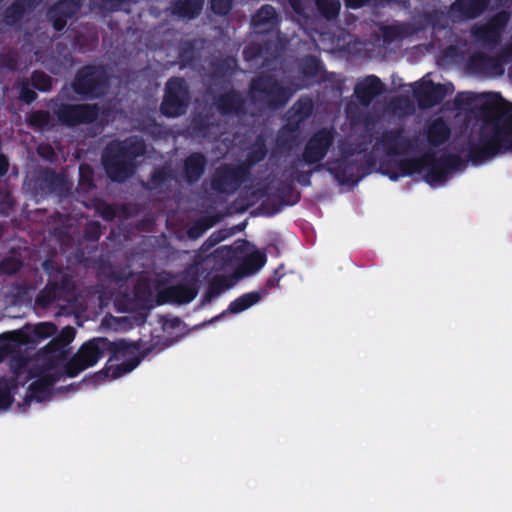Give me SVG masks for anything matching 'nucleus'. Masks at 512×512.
<instances>
[{
  "label": "nucleus",
  "instance_id": "nucleus-1",
  "mask_svg": "<svg viewBox=\"0 0 512 512\" xmlns=\"http://www.w3.org/2000/svg\"><path fill=\"white\" fill-rule=\"evenodd\" d=\"M512 152V112H499L480 128L478 139L467 146L468 159L475 165Z\"/></svg>",
  "mask_w": 512,
  "mask_h": 512
},
{
  "label": "nucleus",
  "instance_id": "nucleus-2",
  "mask_svg": "<svg viewBox=\"0 0 512 512\" xmlns=\"http://www.w3.org/2000/svg\"><path fill=\"white\" fill-rule=\"evenodd\" d=\"M52 111L57 119V124L64 127H77L96 122L101 114L99 104L91 103H65L51 99ZM26 124L36 131H52L56 122L47 110H35L27 114Z\"/></svg>",
  "mask_w": 512,
  "mask_h": 512
},
{
  "label": "nucleus",
  "instance_id": "nucleus-3",
  "mask_svg": "<svg viewBox=\"0 0 512 512\" xmlns=\"http://www.w3.org/2000/svg\"><path fill=\"white\" fill-rule=\"evenodd\" d=\"M146 151L145 140L138 136L109 142L102 152V165L107 177L115 183L125 182L135 174L137 160Z\"/></svg>",
  "mask_w": 512,
  "mask_h": 512
},
{
  "label": "nucleus",
  "instance_id": "nucleus-4",
  "mask_svg": "<svg viewBox=\"0 0 512 512\" xmlns=\"http://www.w3.org/2000/svg\"><path fill=\"white\" fill-rule=\"evenodd\" d=\"M135 350V347L125 339L111 341L106 337H94L84 342L78 351L63 364V373L68 378H74L84 370L96 365L106 355H109V361H113V358L132 354Z\"/></svg>",
  "mask_w": 512,
  "mask_h": 512
},
{
  "label": "nucleus",
  "instance_id": "nucleus-5",
  "mask_svg": "<svg viewBox=\"0 0 512 512\" xmlns=\"http://www.w3.org/2000/svg\"><path fill=\"white\" fill-rule=\"evenodd\" d=\"M47 274V283L35 297L34 307L46 310L60 301H69L76 296L77 285L69 267H63L54 259L47 258L42 263Z\"/></svg>",
  "mask_w": 512,
  "mask_h": 512
},
{
  "label": "nucleus",
  "instance_id": "nucleus-6",
  "mask_svg": "<svg viewBox=\"0 0 512 512\" xmlns=\"http://www.w3.org/2000/svg\"><path fill=\"white\" fill-rule=\"evenodd\" d=\"M294 94L291 86L277 79L274 75L260 73L253 77L248 86V98L250 102L260 108L270 111L283 109Z\"/></svg>",
  "mask_w": 512,
  "mask_h": 512
},
{
  "label": "nucleus",
  "instance_id": "nucleus-7",
  "mask_svg": "<svg viewBox=\"0 0 512 512\" xmlns=\"http://www.w3.org/2000/svg\"><path fill=\"white\" fill-rule=\"evenodd\" d=\"M510 18L509 11L501 10L493 14L486 22L474 24L470 29L473 42L488 51L495 50L502 42Z\"/></svg>",
  "mask_w": 512,
  "mask_h": 512
},
{
  "label": "nucleus",
  "instance_id": "nucleus-8",
  "mask_svg": "<svg viewBox=\"0 0 512 512\" xmlns=\"http://www.w3.org/2000/svg\"><path fill=\"white\" fill-rule=\"evenodd\" d=\"M71 86L77 95L85 99L99 98L108 87L107 71L103 66L85 65L77 71Z\"/></svg>",
  "mask_w": 512,
  "mask_h": 512
},
{
  "label": "nucleus",
  "instance_id": "nucleus-9",
  "mask_svg": "<svg viewBox=\"0 0 512 512\" xmlns=\"http://www.w3.org/2000/svg\"><path fill=\"white\" fill-rule=\"evenodd\" d=\"M190 101L189 88L181 77H171L165 84L160 112L168 118H176L186 113Z\"/></svg>",
  "mask_w": 512,
  "mask_h": 512
},
{
  "label": "nucleus",
  "instance_id": "nucleus-10",
  "mask_svg": "<svg viewBox=\"0 0 512 512\" xmlns=\"http://www.w3.org/2000/svg\"><path fill=\"white\" fill-rule=\"evenodd\" d=\"M334 142L335 130L333 128L322 127L316 130L306 141L300 161L306 165H316L315 171L325 169V165L320 162L325 159Z\"/></svg>",
  "mask_w": 512,
  "mask_h": 512
},
{
  "label": "nucleus",
  "instance_id": "nucleus-11",
  "mask_svg": "<svg viewBox=\"0 0 512 512\" xmlns=\"http://www.w3.org/2000/svg\"><path fill=\"white\" fill-rule=\"evenodd\" d=\"M423 178L430 184L444 183L451 171L458 170L462 165V159L457 154L445 153L436 156L435 152L423 154Z\"/></svg>",
  "mask_w": 512,
  "mask_h": 512
},
{
  "label": "nucleus",
  "instance_id": "nucleus-12",
  "mask_svg": "<svg viewBox=\"0 0 512 512\" xmlns=\"http://www.w3.org/2000/svg\"><path fill=\"white\" fill-rule=\"evenodd\" d=\"M250 172L241 164L223 163L214 170L210 185L219 194H234L249 178Z\"/></svg>",
  "mask_w": 512,
  "mask_h": 512
},
{
  "label": "nucleus",
  "instance_id": "nucleus-13",
  "mask_svg": "<svg viewBox=\"0 0 512 512\" xmlns=\"http://www.w3.org/2000/svg\"><path fill=\"white\" fill-rule=\"evenodd\" d=\"M510 56H512L511 47L501 49L495 56H490L483 51H475L468 58L467 68L478 76L499 77L504 74V65Z\"/></svg>",
  "mask_w": 512,
  "mask_h": 512
},
{
  "label": "nucleus",
  "instance_id": "nucleus-14",
  "mask_svg": "<svg viewBox=\"0 0 512 512\" xmlns=\"http://www.w3.org/2000/svg\"><path fill=\"white\" fill-rule=\"evenodd\" d=\"M157 303L163 305L166 303L188 304L192 302L198 294V279L192 277L183 279L179 283L164 288L160 284L156 287Z\"/></svg>",
  "mask_w": 512,
  "mask_h": 512
},
{
  "label": "nucleus",
  "instance_id": "nucleus-15",
  "mask_svg": "<svg viewBox=\"0 0 512 512\" xmlns=\"http://www.w3.org/2000/svg\"><path fill=\"white\" fill-rule=\"evenodd\" d=\"M325 170L333 175L340 184L357 183L363 178L360 161L342 155L327 161Z\"/></svg>",
  "mask_w": 512,
  "mask_h": 512
},
{
  "label": "nucleus",
  "instance_id": "nucleus-16",
  "mask_svg": "<svg viewBox=\"0 0 512 512\" xmlns=\"http://www.w3.org/2000/svg\"><path fill=\"white\" fill-rule=\"evenodd\" d=\"M491 0H455L448 7V16L454 23L475 20L489 8Z\"/></svg>",
  "mask_w": 512,
  "mask_h": 512
},
{
  "label": "nucleus",
  "instance_id": "nucleus-17",
  "mask_svg": "<svg viewBox=\"0 0 512 512\" xmlns=\"http://www.w3.org/2000/svg\"><path fill=\"white\" fill-rule=\"evenodd\" d=\"M63 376H65L63 369L54 372H46L41 375L30 384L21 406H29L32 401L43 402L48 400L52 395L54 384L60 381Z\"/></svg>",
  "mask_w": 512,
  "mask_h": 512
},
{
  "label": "nucleus",
  "instance_id": "nucleus-18",
  "mask_svg": "<svg viewBox=\"0 0 512 512\" xmlns=\"http://www.w3.org/2000/svg\"><path fill=\"white\" fill-rule=\"evenodd\" d=\"M376 146H381L388 156L403 155L413 148V142L405 136L403 127L384 131L377 139Z\"/></svg>",
  "mask_w": 512,
  "mask_h": 512
},
{
  "label": "nucleus",
  "instance_id": "nucleus-19",
  "mask_svg": "<svg viewBox=\"0 0 512 512\" xmlns=\"http://www.w3.org/2000/svg\"><path fill=\"white\" fill-rule=\"evenodd\" d=\"M447 94L446 85L435 83L432 80L418 83L413 89V96L421 108H432L439 105Z\"/></svg>",
  "mask_w": 512,
  "mask_h": 512
},
{
  "label": "nucleus",
  "instance_id": "nucleus-20",
  "mask_svg": "<svg viewBox=\"0 0 512 512\" xmlns=\"http://www.w3.org/2000/svg\"><path fill=\"white\" fill-rule=\"evenodd\" d=\"M313 110L312 98L308 95L300 96L285 114V129L299 132L301 126L311 117Z\"/></svg>",
  "mask_w": 512,
  "mask_h": 512
},
{
  "label": "nucleus",
  "instance_id": "nucleus-21",
  "mask_svg": "<svg viewBox=\"0 0 512 512\" xmlns=\"http://www.w3.org/2000/svg\"><path fill=\"white\" fill-rule=\"evenodd\" d=\"M129 344L134 346L136 349L132 354L113 358V360L123 359L124 361L117 365H106L104 369L96 374V376L101 379H105L110 375L112 379H118L123 375L132 372L140 364L146 353H140V345L138 343L129 341Z\"/></svg>",
  "mask_w": 512,
  "mask_h": 512
},
{
  "label": "nucleus",
  "instance_id": "nucleus-22",
  "mask_svg": "<svg viewBox=\"0 0 512 512\" xmlns=\"http://www.w3.org/2000/svg\"><path fill=\"white\" fill-rule=\"evenodd\" d=\"M129 344L134 346L136 349L132 354L113 358V360L123 359L124 361L117 365H106L104 369L96 374V376L101 379H105L110 375L112 379H118L123 375L132 372L140 364L146 353H140V345L138 343L129 341Z\"/></svg>",
  "mask_w": 512,
  "mask_h": 512
},
{
  "label": "nucleus",
  "instance_id": "nucleus-23",
  "mask_svg": "<svg viewBox=\"0 0 512 512\" xmlns=\"http://www.w3.org/2000/svg\"><path fill=\"white\" fill-rule=\"evenodd\" d=\"M213 105L222 116H240L245 113L246 101L240 91L231 87L216 95Z\"/></svg>",
  "mask_w": 512,
  "mask_h": 512
},
{
  "label": "nucleus",
  "instance_id": "nucleus-24",
  "mask_svg": "<svg viewBox=\"0 0 512 512\" xmlns=\"http://www.w3.org/2000/svg\"><path fill=\"white\" fill-rule=\"evenodd\" d=\"M386 91L385 84L376 75H367L359 80L354 87V94L359 103L367 107L372 101Z\"/></svg>",
  "mask_w": 512,
  "mask_h": 512
},
{
  "label": "nucleus",
  "instance_id": "nucleus-25",
  "mask_svg": "<svg viewBox=\"0 0 512 512\" xmlns=\"http://www.w3.org/2000/svg\"><path fill=\"white\" fill-rule=\"evenodd\" d=\"M207 157L202 152H192L183 162L182 174L189 184L197 183L204 175L207 167Z\"/></svg>",
  "mask_w": 512,
  "mask_h": 512
},
{
  "label": "nucleus",
  "instance_id": "nucleus-26",
  "mask_svg": "<svg viewBox=\"0 0 512 512\" xmlns=\"http://www.w3.org/2000/svg\"><path fill=\"white\" fill-rule=\"evenodd\" d=\"M251 24L258 34L268 33L277 28L279 21L275 8L272 5H263L253 15Z\"/></svg>",
  "mask_w": 512,
  "mask_h": 512
},
{
  "label": "nucleus",
  "instance_id": "nucleus-27",
  "mask_svg": "<svg viewBox=\"0 0 512 512\" xmlns=\"http://www.w3.org/2000/svg\"><path fill=\"white\" fill-rule=\"evenodd\" d=\"M424 133L428 144L436 148L450 139L451 128L442 117H438L426 124Z\"/></svg>",
  "mask_w": 512,
  "mask_h": 512
},
{
  "label": "nucleus",
  "instance_id": "nucleus-28",
  "mask_svg": "<svg viewBox=\"0 0 512 512\" xmlns=\"http://www.w3.org/2000/svg\"><path fill=\"white\" fill-rule=\"evenodd\" d=\"M204 0H174L170 6L172 16L182 20L198 17L203 9Z\"/></svg>",
  "mask_w": 512,
  "mask_h": 512
},
{
  "label": "nucleus",
  "instance_id": "nucleus-29",
  "mask_svg": "<svg viewBox=\"0 0 512 512\" xmlns=\"http://www.w3.org/2000/svg\"><path fill=\"white\" fill-rule=\"evenodd\" d=\"M268 155L267 140L263 134H258L248 148L244 162L240 163L250 172L258 163L262 162Z\"/></svg>",
  "mask_w": 512,
  "mask_h": 512
},
{
  "label": "nucleus",
  "instance_id": "nucleus-30",
  "mask_svg": "<svg viewBox=\"0 0 512 512\" xmlns=\"http://www.w3.org/2000/svg\"><path fill=\"white\" fill-rule=\"evenodd\" d=\"M37 5V0H14L4 11V21L9 26L18 24L24 15L33 10Z\"/></svg>",
  "mask_w": 512,
  "mask_h": 512
},
{
  "label": "nucleus",
  "instance_id": "nucleus-31",
  "mask_svg": "<svg viewBox=\"0 0 512 512\" xmlns=\"http://www.w3.org/2000/svg\"><path fill=\"white\" fill-rule=\"evenodd\" d=\"M39 357L47 370L56 368L67 357V350L62 348L51 340L43 349L39 351Z\"/></svg>",
  "mask_w": 512,
  "mask_h": 512
},
{
  "label": "nucleus",
  "instance_id": "nucleus-32",
  "mask_svg": "<svg viewBox=\"0 0 512 512\" xmlns=\"http://www.w3.org/2000/svg\"><path fill=\"white\" fill-rule=\"evenodd\" d=\"M8 356H10L9 368L16 380H20L22 377H24L25 380L33 378V374L28 367L29 359L20 352V348H17L13 353L4 356L2 360Z\"/></svg>",
  "mask_w": 512,
  "mask_h": 512
},
{
  "label": "nucleus",
  "instance_id": "nucleus-33",
  "mask_svg": "<svg viewBox=\"0 0 512 512\" xmlns=\"http://www.w3.org/2000/svg\"><path fill=\"white\" fill-rule=\"evenodd\" d=\"M235 283L233 276L216 275L208 284L207 290L203 296V302H211L215 297L219 296L222 292L230 289Z\"/></svg>",
  "mask_w": 512,
  "mask_h": 512
},
{
  "label": "nucleus",
  "instance_id": "nucleus-34",
  "mask_svg": "<svg viewBox=\"0 0 512 512\" xmlns=\"http://www.w3.org/2000/svg\"><path fill=\"white\" fill-rule=\"evenodd\" d=\"M64 180L55 170L47 169L41 175L38 186L46 194H51L61 190Z\"/></svg>",
  "mask_w": 512,
  "mask_h": 512
},
{
  "label": "nucleus",
  "instance_id": "nucleus-35",
  "mask_svg": "<svg viewBox=\"0 0 512 512\" xmlns=\"http://www.w3.org/2000/svg\"><path fill=\"white\" fill-rule=\"evenodd\" d=\"M173 180V172L168 166L155 168L148 180V189L158 191L163 189Z\"/></svg>",
  "mask_w": 512,
  "mask_h": 512
},
{
  "label": "nucleus",
  "instance_id": "nucleus-36",
  "mask_svg": "<svg viewBox=\"0 0 512 512\" xmlns=\"http://www.w3.org/2000/svg\"><path fill=\"white\" fill-rule=\"evenodd\" d=\"M275 195L280 199L284 206H293L300 201L301 194L294 188L291 182H281L276 188Z\"/></svg>",
  "mask_w": 512,
  "mask_h": 512
},
{
  "label": "nucleus",
  "instance_id": "nucleus-37",
  "mask_svg": "<svg viewBox=\"0 0 512 512\" xmlns=\"http://www.w3.org/2000/svg\"><path fill=\"white\" fill-rule=\"evenodd\" d=\"M260 299L261 294L259 292H248L242 294L229 304L228 311L232 314L241 313L258 303Z\"/></svg>",
  "mask_w": 512,
  "mask_h": 512
},
{
  "label": "nucleus",
  "instance_id": "nucleus-38",
  "mask_svg": "<svg viewBox=\"0 0 512 512\" xmlns=\"http://www.w3.org/2000/svg\"><path fill=\"white\" fill-rule=\"evenodd\" d=\"M315 6L318 14L326 20L335 19L341 9L339 0H315Z\"/></svg>",
  "mask_w": 512,
  "mask_h": 512
},
{
  "label": "nucleus",
  "instance_id": "nucleus-39",
  "mask_svg": "<svg viewBox=\"0 0 512 512\" xmlns=\"http://www.w3.org/2000/svg\"><path fill=\"white\" fill-rule=\"evenodd\" d=\"M423 155L417 158H403L396 163L402 176H410L414 173H423Z\"/></svg>",
  "mask_w": 512,
  "mask_h": 512
},
{
  "label": "nucleus",
  "instance_id": "nucleus-40",
  "mask_svg": "<svg viewBox=\"0 0 512 512\" xmlns=\"http://www.w3.org/2000/svg\"><path fill=\"white\" fill-rule=\"evenodd\" d=\"M301 73L307 78L316 77L321 69L322 63L321 60L314 55H307L302 58L300 63Z\"/></svg>",
  "mask_w": 512,
  "mask_h": 512
},
{
  "label": "nucleus",
  "instance_id": "nucleus-41",
  "mask_svg": "<svg viewBox=\"0 0 512 512\" xmlns=\"http://www.w3.org/2000/svg\"><path fill=\"white\" fill-rule=\"evenodd\" d=\"M423 17L426 24L431 26L433 29L438 30L445 29L448 25V19H450L448 12L445 13L439 9H433L431 11L425 12Z\"/></svg>",
  "mask_w": 512,
  "mask_h": 512
},
{
  "label": "nucleus",
  "instance_id": "nucleus-42",
  "mask_svg": "<svg viewBox=\"0 0 512 512\" xmlns=\"http://www.w3.org/2000/svg\"><path fill=\"white\" fill-rule=\"evenodd\" d=\"M82 5V0H59L52 5L53 12H58L63 15L73 18L79 12Z\"/></svg>",
  "mask_w": 512,
  "mask_h": 512
},
{
  "label": "nucleus",
  "instance_id": "nucleus-43",
  "mask_svg": "<svg viewBox=\"0 0 512 512\" xmlns=\"http://www.w3.org/2000/svg\"><path fill=\"white\" fill-rule=\"evenodd\" d=\"M79 187L83 191H90L96 187L94 181V170L88 164H81L79 167Z\"/></svg>",
  "mask_w": 512,
  "mask_h": 512
},
{
  "label": "nucleus",
  "instance_id": "nucleus-44",
  "mask_svg": "<svg viewBox=\"0 0 512 512\" xmlns=\"http://www.w3.org/2000/svg\"><path fill=\"white\" fill-rule=\"evenodd\" d=\"M367 150L368 142L366 141L348 142L340 146V155L354 159V156L361 155Z\"/></svg>",
  "mask_w": 512,
  "mask_h": 512
},
{
  "label": "nucleus",
  "instance_id": "nucleus-45",
  "mask_svg": "<svg viewBox=\"0 0 512 512\" xmlns=\"http://www.w3.org/2000/svg\"><path fill=\"white\" fill-rule=\"evenodd\" d=\"M31 84L33 88L47 92L52 87V78L41 70H35L31 74Z\"/></svg>",
  "mask_w": 512,
  "mask_h": 512
},
{
  "label": "nucleus",
  "instance_id": "nucleus-46",
  "mask_svg": "<svg viewBox=\"0 0 512 512\" xmlns=\"http://www.w3.org/2000/svg\"><path fill=\"white\" fill-rule=\"evenodd\" d=\"M267 43H250L243 50V57L246 61H254L268 52Z\"/></svg>",
  "mask_w": 512,
  "mask_h": 512
},
{
  "label": "nucleus",
  "instance_id": "nucleus-47",
  "mask_svg": "<svg viewBox=\"0 0 512 512\" xmlns=\"http://www.w3.org/2000/svg\"><path fill=\"white\" fill-rule=\"evenodd\" d=\"M298 161L291 162L289 168L292 171L291 177L293 180L297 181L301 186L308 187L311 185V177L313 172H315V168L310 171H301L298 169Z\"/></svg>",
  "mask_w": 512,
  "mask_h": 512
},
{
  "label": "nucleus",
  "instance_id": "nucleus-48",
  "mask_svg": "<svg viewBox=\"0 0 512 512\" xmlns=\"http://www.w3.org/2000/svg\"><path fill=\"white\" fill-rule=\"evenodd\" d=\"M267 261L266 254L261 251H254L244 259V266L249 270L256 272L260 270Z\"/></svg>",
  "mask_w": 512,
  "mask_h": 512
},
{
  "label": "nucleus",
  "instance_id": "nucleus-49",
  "mask_svg": "<svg viewBox=\"0 0 512 512\" xmlns=\"http://www.w3.org/2000/svg\"><path fill=\"white\" fill-rule=\"evenodd\" d=\"M298 132H291L287 129H285V124L282 126V128L278 131L276 136V145L278 148L282 150H288L291 148L294 140H295V134Z\"/></svg>",
  "mask_w": 512,
  "mask_h": 512
},
{
  "label": "nucleus",
  "instance_id": "nucleus-50",
  "mask_svg": "<svg viewBox=\"0 0 512 512\" xmlns=\"http://www.w3.org/2000/svg\"><path fill=\"white\" fill-rule=\"evenodd\" d=\"M179 61L184 65H190L195 60V47L191 41L184 42L179 47L178 52Z\"/></svg>",
  "mask_w": 512,
  "mask_h": 512
},
{
  "label": "nucleus",
  "instance_id": "nucleus-51",
  "mask_svg": "<svg viewBox=\"0 0 512 512\" xmlns=\"http://www.w3.org/2000/svg\"><path fill=\"white\" fill-rule=\"evenodd\" d=\"M13 403L10 392V383L5 377L0 376V409H7Z\"/></svg>",
  "mask_w": 512,
  "mask_h": 512
},
{
  "label": "nucleus",
  "instance_id": "nucleus-52",
  "mask_svg": "<svg viewBox=\"0 0 512 512\" xmlns=\"http://www.w3.org/2000/svg\"><path fill=\"white\" fill-rule=\"evenodd\" d=\"M283 207L284 204H282V202L280 201L279 198H277L276 195L268 196L261 203V208L265 210V214L267 216L276 215L277 213L281 212Z\"/></svg>",
  "mask_w": 512,
  "mask_h": 512
},
{
  "label": "nucleus",
  "instance_id": "nucleus-53",
  "mask_svg": "<svg viewBox=\"0 0 512 512\" xmlns=\"http://www.w3.org/2000/svg\"><path fill=\"white\" fill-rule=\"evenodd\" d=\"M96 211L105 221H113L117 217V206L104 200L97 203Z\"/></svg>",
  "mask_w": 512,
  "mask_h": 512
},
{
  "label": "nucleus",
  "instance_id": "nucleus-54",
  "mask_svg": "<svg viewBox=\"0 0 512 512\" xmlns=\"http://www.w3.org/2000/svg\"><path fill=\"white\" fill-rule=\"evenodd\" d=\"M76 330L72 326L62 328L60 333L52 340L66 350L67 346L74 340Z\"/></svg>",
  "mask_w": 512,
  "mask_h": 512
},
{
  "label": "nucleus",
  "instance_id": "nucleus-55",
  "mask_svg": "<svg viewBox=\"0 0 512 512\" xmlns=\"http://www.w3.org/2000/svg\"><path fill=\"white\" fill-rule=\"evenodd\" d=\"M22 261L16 257H5L0 263V270L4 274L13 275L22 268Z\"/></svg>",
  "mask_w": 512,
  "mask_h": 512
},
{
  "label": "nucleus",
  "instance_id": "nucleus-56",
  "mask_svg": "<svg viewBox=\"0 0 512 512\" xmlns=\"http://www.w3.org/2000/svg\"><path fill=\"white\" fill-rule=\"evenodd\" d=\"M46 15L52 27L56 31H62L66 27L67 21L71 19L69 16L63 15L58 12H53L52 6L47 10Z\"/></svg>",
  "mask_w": 512,
  "mask_h": 512
},
{
  "label": "nucleus",
  "instance_id": "nucleus-57",
  "mask_svg": "<svg viewBox=\"0 0 512 512\" xmlns=\"http://www.w3.org/2000/svg\"><path fill=\"white\" fill-rule=\"evenodd\" d=\"M102 235L101 224L98 221H89L83 231V237L86 241L96 242Z\"/></svg>",
  "mask_w": 512,
  "mask_h": 512
},
{
  "label": "nucleus",
  "instance_id": "nucleus-58",
  "mask_svg": "<svg viewBox=\"0 0 512 512\" xmlns=\"http://www.w3.org/2000/svg\"><path fill=\"white\" fill-rule=\"evenodd\" d=\"M0 66L10 71H16L19 67V55L16 51H8L0 55Z\"/></svg>",
  "mask_w": 512,
  "mask_h": 512
},
{
  "label": "nucleus",
  "instance_id": "nucleus-59",
  "mask_svg": "<svg viewBox=\"0 0 512 512\" xmlns=\"http://www.w3.org/2000/svg\"><path fill=\"white\" fill-rule=\"evenodd\" d=\"M234 0H211V11L218 16L228 15L233 7Z\"/></svg>",
  "mask_w": 512,
  "mask_h": 512
},
{
  "label": "nucleus",
  "instance_id": "nucleus-60",
  "mask_svg": "<svg viewBox=\"0 0 512 512\" xmlns=\"http://www.w3.org/2000/svg\"><path fill=\"white\" fill-rule=\"evenodd\" d=\"M362 160H359L362 166V176L365 177L366 175L370 174L373 169L376 167L377 160L372 151H366L363 154Z\"/></svg>",
  "mask_w": 512,
  "mask_h": 512
},
{
  "label": "nucleus",
  "instance_id": "nucleus-61",
  "mask_svg": "<svg viewBox=\"0 0 512 512\" xmlns=\"http://www.w3.org/2000/svg\"><path fill=\"white\" fill-rule=\"evenodd\" d=\"M131 0H99L98 7L105 12H116L128 5Z\"/></svg>",
  "mask_w": 512,
  "mask_h": 512
},
{
  "label": "nucleus",
  "instance_id": "nucleus-62",
  "mask_svg": "<svg viewBox=\"0 0 512 512\" xmlns=\"http://www.w3.org/2000/svg\"><path fill=\"white\" fill-rule=\"evenodd\" d=\"M208 228L209 225L205 220H198L188 228L187 235L189 239L196 240L200 238Z\"/></svg>",
  "mask_w": 512,
  "mask_h": 512
},
{
  "label": "nucleus",
  "instance_id": "nucleus-63",
  "mask_svg": "<svg viewBox=\"0 0 512 512\" xmlns=\"http://www.w3.org/2000/svg\"><path fill=\"white\" fill-rule=\"evenodd\" d=\"M403 34V28L399 25L385 26L382 29V35L385 42H392L400 38Z\"/></svg>",
  "mask_w": 512,
  "mask_h": 512
},
{
  "label": "nucleus",
  "instance_id": "nucleus-64",
  "mask_svg": "<svg viewBox=\"0 0 512 512\" xmlns=\"http://www.w3.org/2000/svg\"><path fill=\"white\" fill-rule=\"evenodd\" d=\"M19 98L26 104H31L37 99V93L29 87L27 81H23L21 84Z\"/></svg>",
  "mask_w": 512,
  "mask_h": 512
}]
</instances>
